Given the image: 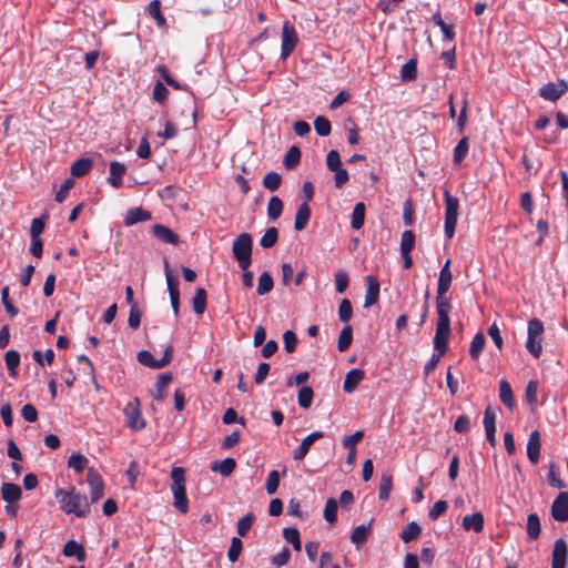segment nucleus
Listing matches in <instances>:
<instances>
[{
	"label": "nucleus",
	"mask_w": 568,
	"mask_h": 568,
	"mask_svg": "<svg viewBox=\"0 0 568 568\" xmlns=\"http://www.w3.org/2000/svg\"><path fill=\"white\" fill-rule=\"evenodd\" d=\"M92 165L91 159H79L71 165V174L74 178H81L91 170Z\"/></svg>",
	"instance_id": "32"
},
{
	"label": "nucleus",
	"mask_w": 568,
	"mask_h": 568,
	"mask_svg": "<svg viewBox=\"0 0 568 568\" xmlns=\"http://www.w3.org/2000/svg\"><path fill=\"white\" fill-rule=\"evenodd\" d=\"M281 40V58L286 59L294 51L298 42L297 32L288 21H285L282 26Z\"/></svg>",
	"instance_id": "8"
},
{
	"label": "nucleus",
	"mask_w": 568,
	"mask_h": 568,
	"mask_svg": "<svg viewBox=\"0 0 568 568\" xmlns=\"http://www.w3.org/2000/svg\"><path fill=\"white\" fill-rule=\"evenodd\" d=\"M436 333L434 336V348L439 355H444L448 348V341L450 336V320L449 312L436 311Z\"/></svg>",
	"instance_id": "5"
},
{
	"label": "nucleus",
	"mask_w": 568,
	"mask_h": 568,
	"mask_svg": "<svg viewBox=\"0 0 568 568\" xmlns=\"http://www.w3.org/2000/svg\"><path fill=\"white\" fill-rule=\"evenodd\" d=\"M499 397L500 400L511 410L515 406L513 390L507 381L499 383Z\"/></svg>",
	"instance_id": "33"
},
{
	"label": "nucleus",
	"mask_w": 568,
	"mask_h": 568,
	"mask_svg": "<svg viewBox=\"0 0 568 568\" xmlns=\"http://www.w3.org/2000/svg\"><path fill=\"white\" fill-rule=\"evenodd\" d=\"M353 314L351 302L347 298L342 300L338 307V317L342 322L347 323Z\"/></svg>",
	"instance_id": "59"
},
{
	"label": "nucleus",
	"mask_w": 568,
	"mask_h": 568,
	"mask_svg": "<svg viewBox=\"0 0 568 568\" xmlns=\"http://www.w3.org/2000/svg\"><path fill=\"white\" fill-rule=\"evenodd\" d=\"M527 535L530 539H537L540 535V519L535 513L527 517Z\"/></svg>",
	"instance_id": "35"
},
{
	"label": "nucleus",
	"mask_w": 568,
	"mask_h": 568,
	"mask_svg": "<svg viewBox=\"0 0 568 568\" xmlns=\"http://www.w3.org/2000/svg\"><path fill=\"white\" fill-rule=\"evenodd\" d=\"M341 156L336 150H331L326 156V165L329 171L341 168Z\"/></svg>",
	"instance_id": "62"
},
{
	"label": "nucleus",
	"mask_w": 568,
	"mask_h": 568,
	"mask_svg": "<svg viewBox=\"0 0 568 568\" xmlns=\"http://www.w3.org/2000/svg\"><path fill=\"white\" fill-rule=\"evenodd\" d=\"M335 284H336V292L337 293H344L348 286V275L344 271H338L335 273Z\"/></svg>",
	"instance_id": "60"
},
{
	"label": "nucleus",
	"mask_w": 568,
	"mask_h": 568,
	"mask_svg": "<svg viewBox=\"0 0 568 568\" xmlns=\"http://www.w3.org/2000/svg\"><path fill=\"white\" fill-rule=\"evenodd\" d=\"M148 13L155 19L158 26L163 27L165 24V18L161 13L160 0H152L149 3Z\"/></svg>",
	"instance_id": "48"
},
{
	"label": "nucleus",
	"mask_w": 568,
	"mask_h": 568,
	"mask_svg": "<svg viewBox=\"0 0 568 568\" xmlns=\"http://www.w3.org/2000/svg\"><path fill=\"white\" fill-rule=\"evenodd\" d=\"M283 537L293 546L294 550L300 551L302 549L300 531L296 528H285L283 530Z\"/></svg>",
	"instance_id": "42"
},
{
	"label": "nucleus",
	"mask_w": 568,
	"mask_h": 568,
	"mask_svg": "<svg viewBox=\"0 0 568 568\" xmlns=\"http://www.w3.org/2000/svg\"><path fill=\"white\" fill-rule=\"evenodd\" d=\"M172 381L171 374H162L155 383L154 399L163 400L166 396V388Z\"/></svg>",
	"instance_id": "28"
},
{
	"label": "nucleus",
	"mask_w": 568,
	"mask_h": 568,
	"mask_svg": "<svg viewBox=\"0 0 568 568\" xmlns=\"http://www.w3.org/2000/svg\"><path fill=\"white\" fill-rule=\"evenodd\" d=\"M171 491L173 495V506L182 514L189 510V499L186 497L185 470L182 467H173L171 470Z\"/></svg>",
	"instance_id": "2"
},
{
	"label": "nucleus",
	"mask_w": 568,
	"mask_h": 568,
	"mask_svg": "<svg viewBox=\"0 0 568 568\" xmlns=\"http://www.w3.org/2000/svg\"><path fill=\"white\" fill-rule=\"evenodd\" d=\"M54 497L60 504V508L67 515L84 518L90 514L88 497L78 491L74 487H70L69 489L59 488L55 490Z\"/></svg>",
	"instance_id": "1"
},
{
	"label": "nucleus",
	"mask_w": 568,
	"mask_h": 568,
	"mask_svg": "<svg viewBox=\"0 0 568 568\" xmlns=\"http://www.w3.org/2000/svg\"><path fill=\"white\" fill-rule=\"evenodd\" d=\"M254 521L253 514H247L237 521V534L240 537H245L248 530L252 528Z\"/></svg>",
	"instance_id": "53"
},
{
	"label": "nucleus",
	"mask_w": 568,
	"mask_h": 568,
	"mask_svg": "<svg viewBox=\"0 0 568 568\" xmlns=\"http://www.w3.org/2000/svg\"><path fill=\"white\" fill-rule=\"evenodd\" d=\"M273 285L272 276L267 272H264L258 277L256 293L258 295H265L272 291Z\"/></svg>",
	"instance_id": "44"
},
{
	"label": "nucleus",
	"mask_w": 568,
	"mask_h": 568,
	"mask_svg": "<svg viewBox=\"0 0 568 568\" xmlns=\"http://www.w3.org/2000/svg\"><path fill=\"white\" fill-rule=\"evenodd\" d=\"M87 481L90 486L91 503H97L103 497L104 483L98 471L93 468H88Z\"/></svg>",
	"instance_id": "13"
},
{
	"label": "nucleus",
	"mask_w": 568,
	"mask_h": 568,
	"mask_svg": "<svg viewBox=\"0 0 568 568\" xmlns=\"http://www.w3.org/2000/svg\"><path fill=\"white\" fill-rule=\"evenodd\" d=\"M165 271V280L168 284V291L170 294V302L172 310L174 312L175 317H179L180 312V292H179V282L176 276L171 271L169 263L165 261L164 265Z\"/></svg>",
	"instance_id": "10"
},
{
	"label": "nucleus",
	"mask_w": 568,
	"mask_h": 568,
	"mask_svg": "<svg viewBox=\"0 0 568 568\" xmlns=\"http://www.w3.org/2000/svg\"><path fill=\"white\" fill-rule=\"evenodd\" d=\"M172 351H173L172 346H170V345L166 346L165 351H164V355L160 359H155L149 351H140L138 353V361L140 364H142L146 367H151V368H155V369L162 368L171 362Z\"/></svg>",
	"instance_id": "11"
},
{
	"label": "nucleus",
	"mask_w": 568,
	"mask_h": 568,
	"mask_svg": "<svg viewBox=\"0 0 568 568\" xmlns=\"http://www.w3.org/2000/svg\"><path fill=\"white\" fill-rule=\"evenodd\" d=\"M300 159H301L300 149L297 146H292L285 154L283 163L287 169H291V168H294L300 162Z\"/></svg>",
	"instance_id": "55"
},
{
	"label": "nucleus",
	"mask_w": 568,
	"mask_h": 568,
	"mask_svg": "<svg viewBox=\"0 0 568 568\" xmlns=\"http://www.w3.org/2000/svg\"><path fill=\"white\" fill-rule=\"evenodd\" d=\"M243 549V544L240 537H233L231 540V546L227 551V558L231 562L237 561L240 554Z\"/></svg>",
	"instance_id": "51"
},
{
	"label": "nucleus",
	"mask_w": 568,
	"mask_h": 568,
	"mask_svg": "<svg viewBox=\"0 0 568 568\" xmlns=\"http://www.w3.org/2000/svg\"><path fill=\"white\" fill-rule=\"evenodd\" d=\"M62 552L65 557H75L77 560L80 562L84 561V559H85L84 548L75 540H69L63 546Z\"/></svg>",
	"instance_id": "26"
},
{
	"label": "nucleus",
	"mask_w": 568,
	"mask_h": 568,
	"mask_svg": "<svg viewBox=\"0 0 568 568\" xmlns=\"http://www.w3.org/2000/svg\"><path fill=\"white\" fill-rule=\"evenodd\" d=\"M352 339H353L352 327L349 325H346L342 328L339 336H338V341H337L338 351L345 352L349 347Z\"/></svg>",
	"instance_id": "40"
},
{
	"label": "nucleus",
	"mask_w": 568,
	"mask_h": 568,
	"mask_svg": "<svg viewBox=\"0 0 568 568\" xmlns=\"http://www.w3.org/2000/svg\"><path fill=\"white\" fill-rule=\"evenodd\" d=\"M450 260L448 258L439 272L438 283H437V297H436V311H445L450 312L452 304L446 296L448 292L453 275L449 268Z\"/></svg>",
	"instance_id": "4"
},
{
	"label": "nucleus",
	"mask_w": 568,
	"mask_h": 568,
	"mask_svg": "<svg viewBox=\"0 0 568 568\" xmlns=\"http://www.w3.org/2000/svg\"><path fill=\"white\" fill-rule=\"evenodd\" d=\"M283 211V203L280 197L272 196L267 204V216L271 220H277Z\"/></svg>",
	"instance_id": "43"
},
{
	"label": "nucleus",
	"mask_w": 568,
	"mask_h": 568,
	"mask_svg": "<svg viewBox=\"0 0 568 568\" xmlns=\"http://www.w3.org/2000/svg\"><path fill=\"white\" fill-rule=\"evenodd\" d=\"M485 347V336L481 333H477L470 343L469 355L473 359H477Z\"/></svg>",
	"instance_id": "39"
},
{
	"label": "nucleus",
	"mask_w": 568,
	"mask_h": 568,
	"mask_svg": "<svg viewBox=\"0 0 568 568\" xmlns=\"http://www.w3.org/2000/svg\"><path fill=\"white\" fill-rule=\"evenodd\" d=\"M124 416L126 419V426L132 430H141L145 427V422L141 415L140 404L138 398L129 402L124 407Z\"/></svg>",
	"instance_id": "9"
},
{
	"label": "nucleus",
	"mask_w": 568,
	"mask_h": 568,
	"mask_svg": "<svg viewBox=\"0 0 568 568\" xmlns=\"http://www.w3.org/2000/svg\"><path fill=\"white\" fill-rule=\"evenodd\" d=\"M551 516L555 520L565 523L568 520V493L561 491L552 501Z\"/></svg>",
	"instance_id": "14"
},
{
	"label": "nucleus",
	"mask_w": 568,
	"mask_h": 568,
	"mask_svg": "<svg viewBox=\"0 0 568 568\" xmlns=\"http://www.w3.org/2000/svg\"><path fill=\"white\" fill-rule=\"evenodd\" d=\"M542 334L544 324L538 318H532L528 322L526 349L535 357L538 358L542 352Z\"/></svg>",
	"instance_id": "6"
},
{
	"label": "nucleus",
	"mask_w": 568,
	"mask_h": 568,
	"mask_svg": "<svg viewBox=\"0 0 568 568\" xmlns=\"http://www.w3.org/2000/svg\"><path fill=\"white\" fill-rule=\"evenodd\" d=\"M337 501L334 498H329L324 508V518L329 524H333L336 521L337 518Z\"/></svg>",
	"instance_id": "50"
},
{
	"label": "nucleus",
	"mask_w": 568,
	"mask_h": 568,
	"mask_svg": "<svg viewBox=\"0 0 568 568\" xmlns=\"http://www.w3.org/2000/svg\"><path fill=\"white\" fill-rule=\"evenodd\" d=\"M290 558H291V551L288 548L284 547L278 554H276L272 558V564L277 567H282V566H285L290 561Z\"/></svg>",
	"instance_id": "64"
},
{
	"label": "nucleus",
	"mask_w": 568,
	"mask_h": 568,
	"mask_svg": "<svg viewBox=\"0 0 568 568\" xmlns=\"http://www.w3.org/2000/svg\"><path fill=\"white\" fill-rule=\"evenodd\" d=\"M4 362L11 376H16L17 367L20 364V354L17 351H8L4 355Z\"/></svg>",
	"instance_id": "45"
},
{
	"label": "nucleus",
	"mask_w": 568,
	"mask_h": 568,
	"mask_svg": "<svg viewBox=\"0 0 568 568\" xmlns=\"http://www.w3.org/2000/svg\"><path fill=\"white\" fill-rule=\"evenodd\" d=\"M314 392L310 386H302L298 390L297 402L298 405L307 409L312 405Z\"/></svg>",
	"instance_id": "47"
},
{
	"label": "nucleus",
	"mask_w": 568,
	"mask_h": 568,
	"mask_svg": "<svg viewBox=\"0 0 568 568\" xmlns=\"http://www.w3.org/2000/svg\"><path fill=\"white\" fill-rule=\"evenodd\" d=\"M448 508V504L445 500H438L434 504V506L430 508L428 513V517L430 519H437L439 516H442Z\"/></svg>",
	"instance_id": "63"
},
{
	"label": "nucleus",
	"mask_w": 568,
	"mask_h": 568,
	"mask_svg": "<svg viewBox=\"0 0 568 568\" xmlns=\"http://www.w3.org/2000/svg\"><path fill=\"white\" fill-rule=\"evenodd\" d=\"M193 310L197 315H202L206 308V292L202 287H197L192 300Z\"/></svg>",
	"instance_id": "34"
},
{
	"label": "nucleus",
	"mask_w": 568,
	"mask_h": 568,
	"mask_svg": "<svg viewBox=\"0 0 568 568\" xmlns=\"http://www.w3.org/2000/svg\"><path fill=\"white\" fill-rule=\"evenodd\" d=\"M371 530L369 525H359L355 527L351 535V541L356 546H361L364 544L368 537Z\"/></svg>",
	"instance_id": "36"
},
{
	"label": "nucleus",
	"mask_w": 568,
	"mask_h": 568,
	"mask_svg": "<svg viewBox=\"0 0 568 568\" xmlns=\"http://www.w3.org/2000/svg\"><path fill=\"white\" fill-rule=\"evenodd\" d=\"M151 213L141 207L131 209L128 211L124 223L125 225H133L139 222L149 221Z\"/></svg>",
	"instance_id": "27"
},
{
	"label": "nucleus",
	"mask_w": 568,
	"mask_h": 568,
	"mask_svg": "<svg viewBox=\"0 0 568 568\" xmlns=\"http://www.w3.org/2000/svg\"><path fill=\"white\" fill-rule=\"evenodd\" d=\"M364 377H365L364 371H362L359 368L351 369L346 374L344 383H343L344 392L347 394L353 393L356 389V387L358 386V384L364 379Z\"/></svg>",
	"instance_id": "20"
},
{
	"label": "nucleus",
	"mask_w": 568,
	"mask_h": 568,
	"mask_svg": "<svg viewBox=\"0 0 568 568\" xmlns=\"http://www.w3.org/2000/svg\"><path fill=\"white\" fill-rule=\"evenodd\" d=\"M366 294H365V302L364 307H369L377 303L378 296H379V282L378 280L373 276L368 275L366 276Z\"/></svg>",
	"instance_id": "18"
},
{
	"label": "nucleus",
	"mask_w": 568,
	"mask_h": 568,
	"mask_svg": "<svg viewBox=\"0 0 568 568\" xmlns=\"http://www.w3.org/2000/svg\"><path fill=\"white\" fill-rule=\"evenodd\" d=\"M365 221V204L363 202H358L355 204L352 212V221L351 225L354 230H359L363 227Z\"/></svg>",
	"instance_id": "31"
},
{
	"label": "nucleus",
	"mask_w": 568,
	"mask_h": 568,
	"mask_svg": "<svg viewBox=\"0 0 568 568\" xmlns=\"http://www.w3.org/2000/svg\"><path fill=\"white\" fill-rule=\"evenodd\" d=\"M323 436L324 434L322 432H313L310 435H307L302 440L301 445L293 452V459L302 460L310 452L311 446Z\"/></svg>",
	"instance_id": "17"
},
{
	"label": "nucleus",
	"mask_w": 568,
	"mask_h": 568,
	"mask_svg": "<svg viewBox=\"0 0 568 568\" xmlns=\"http://www.w3.org/2000/svg\"><path fill=\"white\" fill-rule=\"evenodd\" d=\"M445 224L444 231L447 239H452L455 233V227L458 217V200L445 192Z\"/></svg>",
	"instance_id": "7"
},
{
	"label": "nucleus",
	"mask_w": 568,
	"mask_h": 568,
	"mask_svg": "<svg viewBox=\"0 0 568 568\" xmlns=\"http://www.w3.org/2000/svg\"><path fill=\"white\" fill-rule=\"evenodd\" d=\"M468 140L463 138L454 149V162L459 164L467 155Z\"/></svg>",
	"instance_id": "54"
},
{
	"label": "nucleus",
	"mask_w": 568,
	"mask_h": 568,
	"mask_svg": "<svg viewBox=\"0 0 568 568\" xmlns=\"http://www.w3.org/2000/svg\"><path fill=\"white\" fill-rule=\"evenodd\" d=\"M483 423H484V427H485L486 438H487L488 443L490 444V446L494 447L496 445V437H495L496 413L491 406L486 407V409L484 412Z\"/></svg>",
	"instance_id": "16"
},
{
	"label": "nucleus",
	"mask_w": 568,
	"mask_h": 568,
	"mask_svg": "<svg viewBox=\"0 0 568 568\" xmlns=\"http://www.w3.org/2000/svg\"><path fill=\"white\" fill-rule=\"evenodd\" d=\"M141 322V312L136 304H132L130 308L128 324L131 328L136 329Z\"/></svg>",
	"instance_id": "61"
},
{
	"label": "nucleus",
	"mask_w": 568,
	"mask_h": 568,
	"mask_svg": "<svg viewBox=\"0 0 568 568\" xmlns=\"http://www.w3.org/2000/svg\"><path fill=\"white\" fill-rule=\"evenodd\" d=\"M281 182L282 178L276 172H268L263 179V185L272 192L276 191L280 187Z\"/></svg>",
	"instance_id": "52"
},
{
	"label": "nucleus",
	"mask_w": 568,
	"mask_h": 568,
	"mask_svg": "<svg viewBox=\"0 0 568 568\" xmlns=\"http://www.w3.org/2000/svg\"><path fill=\"white\" fill-rule=\"evenodd\" d=\"M568 84L565 80H558L557 82H549L542 85L539 90V94L547 101H557L566 91Z\"/></svg>",
	"instance_id": "12"
},
{
	"label": "nucleus",
	"mask_w": 568,
	"mask_h": 568,
	"mask_svg": "<svg viewBox=\"0 0 568 568\" xmlns=\"http://www.w3.org/2000/svg\"><path fill=\"white\" fill-rule=\"evenodd\" d=\"M314 128L321 136H327L332 129L329 121L325 116H317L314 121Z\"/></svg>",
	"instance_id": "56"
},
{
	"label": "nucleus",
	"mask_w": 568,
	"mask_h": 568,
	"mask_svg": "<svg viewBox=\"0 0 568 568\" xmlns=\"http://www.w3.org/2000/svg\"><path fill=\"white\" fill-rule=\"evenodd\" d=\"M393 487V479L389 474H383L381 477L379 488H378V497L382 500H387L389 497V493Z\"/></svg>",
	"instance_id": "46"
},
{
	"label": "nucleus",
	"mask_w": 568,
	"mask_h": 568,
	"mask_svg": "<svg viewBox=\"0 0 568 568\" xmlns=\"http://www.w3.org/2000/svg\"><path fill=\"white\" fill-rule=\"evenodd\" d=\"M417 77V61L409 59L400 69V78L403 81H412Z\"/></svg>",
	"instance_id": "38"
},
{
	"label": "nucleus",
	"mask_w": 568,
	"mask_h": 568,
	"mask_svg": "<svg viewBox=\"0 0 568 568\" xmlns=\"http://www.w3.org/2000/svg\"><path fill=\"white\" fill-rule=\"evenodd\" d=\"M253 240L248 233L237 235L232 244L233 257L242 271L247 270L252 264Z\"/></svg>",
	"instance_id": "3"
},
{
	"label": "nucleus",
	"mask_w": 568,
	"mask_h": 568,
	"mask_svg": "<svg viewBox=\"0 0 568 568\" xmlns=\"http://www.w3.org/2000/svg\"><path fill=\"white\" fill-rule=\"evenodd\" d=\"M415 234L410 231H404L400 237V254L410 253L415 246Z\"/></svg>",
	"instance_id": "41"
},
{
	"label": "nucleus",
	"mask_w": 568,
	"mask_h": 568,
	"mask_svg": "<svg viewBox=\"0 0 568 568\" xmlns=\"http://www.w3.org/2000/svg\"><path fill=\"white\" fill-rule=\"evenodd\" d=\"M420 526L416 521H410L400 532V539L403 542L407 544L417 539L420 536Z\"/></svg>",
	"instance_id": "29"
},
{
	"label": "nucleus",
	"mask_w": 568,
	"mask_h": 568,
	"mask_svg": "<svg viewBox=\"0 0 568 568\" xmlns=\"http://www.w3.org/2000/svg\"><path fill=\"white\" fill-rule=\"evenodd\" d=\"M540 449H541V439L538 430H532L529 434L526 452L527 458L532 465H536L540 458Z\"/></svg>",
	"instance_id": "15"
},
{
	"label": "nucleus",
	"mask_w": 568,
	"mask_h": 568,
	"mask_svg": "<svg viewBox=\"0 0 568 568\" xmlns=\"http://www.w3.org/2000/svg\"><path fill=\"white\" fill-rule=\"evenodd\" d=\"M567 545L564 539H557L552 549L551 568H565Z\"/></svg>",
	"instance_id": "19"
},
{
	"label": "nucleus",
	"mask_w": 568,
	"mask_h": 568,
	"mask_svg": "<svg viewBox=\"0 0 568 568\" xmlns=\"http://www.w3.org/2000/svg\"><path fill=\"white\" fill-rule=\"evenodd\" d=\"M88 464L89 459L80 453L72 454L68 459V466L77 473L83 471Z\"/></svg>",
	"instance_id": "37"
},
{
	"label": "nucleus",
	"mask_w": 568,
	"mask_h": 568,
	"mask_svg": "<svg viewBox=\"0 0 568 568\" xmlns=\"http://www.w3.org/2000/svg\"><path fill=\"white\" fill-rule=\"evenodd\" d=\"M236 467V463L233 458L229 457L221 462H215L211 469L213 471L220 473L222 476L227 477L230 476Z\"/></svg>",
	"instance_id": "30"
},
{
	"label": "nucleus",
	"mask_w": 568,
	"mask_h": 568,
	"mask_svg": "<svg viewBox=\"0 0 568 568\" xmlns=\"http://www.w3.org/2000/svg\"><path fill=\"white\" fill-rule=\"evenodd\" d=\"M153 235L163 243L178 244L179 237L169 227L162 224H155L152 227Z\"/></svg>",
	"instance_id": "23"
},
{
	"label": "nucleus",
	"mask_w": 568,
	"mask_h": 568,
	"mask_svg": "<svg viewBox=\"0 0 568 568\" xmlns=\"http://www.w3.org/2000/svg\"><path fill=\"white\" fill-rule=\"evenodd\" d=\"M311 217V209L307 202H303L300 204L295 215L294 229L296 231H302L306 227Z\"/></svg>",
	"instance_id": "25"
},
{
	"label": "nucleus",
	"mask_w": 568,
	"mask_h": 568,
	"mask_svg": "<svg viewBox=\"0 0 568 568\" xmlns=\"http://www.w3.org/2000/svg\"><path fill=\"white\" fill-rule=\"evenodd\" d=\"M278 232L275 227H270L265 231L264 235L260 240V245L264 248H270L275 245L277 241Z\"/></svg>",
	"instance_id": "49"
},
{
	"label": "nucleus",
	"mask_w": 568,
	"mask_h": 568,
	"mask_svg": "<svg viewBox=\"0 0 568 568\" xmlns=\"http://www.w3.org/2000/svg\"><path fill=\"white\" fill-rule=\"evenodd\" d=\"M126 172V168L123 163L113 161L110 163V175L108 178L109 183L113 187H121L122 186V179L123 175Z\"/></svg>",
	"instance_id": "21"
},
{
	"label": "nucleus",
	"mask_w": 568,
	"mask_h": 568,
	"mask_svg": "<svg viewBox=\"0 0 568 568\" xmlns=\"http://www.w3.org/2000/svg\"><path fill=\"white\" fill-rule=\"evenodd\" d=\"M537 393L538 383L536 381H529L525 390V398L529 405L532 406L537 403Z\"/></svg>",
	"instance_id": "58"
},
{
	"label": "nucleus",
	"mask_w": 568,
	"mask_h": 568,
	"mask_svg": "<svg viewBox=\"0 0 568 568\" xmlns=\"http://www.w3.org/2000/svg\"><path fill=\"white\" fill-rule=\"evenodd\" d=\"M22 496V490L20 486L12 483H4L1 486V497L8 504H13L18 501Z\"/></svg>",
	"instance_id": "22"
},
{
	"label": "nucleus",
	"mask_w": 568,
	"mask_h": 568,
	"mask_svg": "<svg viewBox=\"0 0 568 568\" xmlns=\"http://www.w3.org/2000/svg\"><path fill=\"white\" fill-rule=\"evenodd\" d=\"M278 485H280V473L277 470L270 471L267 479H266V484H265L266 493L268 495L275 494L278 488Z\"/></svg>",
	"instance_id": "57"
},
{
	"label": "nucleus",
	"mask_w": 568,
	"mask_h": 568,
	"mask_svg": "<svg viewBox=\"0 0 568 568\" xmlns=\"http://www.w3.org/2000/svg\"><path fill=\"white\" fill-rule=\"evenodd\" d=\"M463 528L465 530H474L475 532H481L484 529V516L477 511L471 515H467L463 518Z\"/></svg>",
	"instance_id": "24"
}]
</instances>
